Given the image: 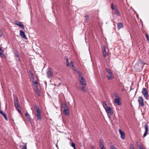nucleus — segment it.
<instances>
[{"label":"nucleus","mask_w":149,"mask_h":149,"mask_svg":"<svg viewBox=\"0 0 149 149\" xmlns=\"http://www.w3.org/2000/svg\"><path fill=\"white\" fill-rule=\"evenodd\" d=\"M79 79L80 84L82 86L81 89L85 93H86L87 91L85 89V88L86 86V82L84 78L81 76V73L79 74Z\"/></svg>","instance_id":"f257e3e1"},{"label":"nucleus","mask_w":149,"mask_h":149,"mask_svg":"<svg viewBox=\"0 0 149 149\" xmlns=\"http://www.w3.org/2000/svg\"><path fill=\"white\" fill-rule=\"evenodd\" d=\"M114 95L115 97V98L114 100L115 103L118 105H120L121 104L120 102L121 100L118 95L116 93H114Z\"/></svg>","instance_id":"f03ea898"},{"label":"nucleus","mask_w":149,"mask_h":149,"mask_svg":"<svg viewBox=\"0 0 149 149\" xmlns=\"http://www.w3.org/2000/svg\"><path fill=\"white\" fill-rule=\"evenodd\" d=\"M13 53L14 54V56L16 60L18 62L20 63L21 61L18 51L16 50H15L13 51Z\"/></svg>","instance_id":"7ed1b4c3"},{"label":"nucleus","mask_w":149,"mask_h":149,"mask_svg":"<svg viewBox=\"0 0 149 149\" xmlns=\"http://www.w3.org/2000/svg\"><path fill=\"white\" fill-rule=\"evenodd\" d=\"M107 113L108 114H109V117L110 118H111L110 116L113 115V110L111 107H106L105 109Z\"/></svg>","instance_id":"20e7f679"},{"label":"nucleus","mask_w":149,"mask_h":149,"mask_svg":"<svg viewBox=\"0 0 149 149\" xmlns=\"http://www.w3.org/2000/svg\"><path fill=\"white\" fill-rule=\"evenodd\" d=\"M142 93L144 95V97L147 100L148 99V92L147 91L146 88H143L142 89Z\"/></svg>","instance_id":"39448f33"},{"label":"nucleus","mask_w":149,"mask_h":149,"mask_svg":"<svg viewBox=\"0 0 149 149\" xmlns=\"http://www.w3.org/2000/svg\"><path fill=\"white\" fill-rule=\"evenodd\" d=\"M103 49L102 51L103 56L104 57H106L108 55V50H106V47L105 45H103Z\"/></svg>","instance_id":"423d86ee"},{"label":"nucleus","mask_w":149,"mask_h":149,"mask_svg":"<svg viewBox=\"0 0 149 149\" xmlns=\"http://www.w3.org/2000/svg\"><path fill=\"white\" fill-rule=\"evenodd\" d=\"M41 110H37V111H36V115L37 118L38 120H41L42 118L41 116Z\"/></svg>","instance_id":"0eeeda50"},{"label":"nucleus","mask_w":149,"mask_h":149,"mask_svg":"<svg viewBox=\"0 0 149 149\" xmlns=\"http://www.w3.org/2000/svg\"><path fill=\"white\" fill-rule=\"evenodd\" d=\"M138 102L139 105L142 107H143L144 106L143 102V99L142 97L140 96L138 98Z\"/></svg>","instance_id":"6e6552de"},{"label":"nucleus","mask_w":149,"mask_h":149,"mask_svg":"<svg viewBox=\"0 0 149 149\" xmlns=\"http://www.w3.org/2000/svg\"><path fill=\"white\" fill-rule=\"evenodd\" d=\"M31 78L33 79V80L32 81V82H33V84L35 85V87L37 88V87H38V82L37 80L35 81H34V79L33 77V74L32 73L31 74Z\"/></svg>","instance_id":"1a4fd4ad"},{"label":"nucleus","mask_w":149,"mask_h":149,"mask_svg":"<svg viewBox=\"0 0 149 149\" xmlns=\"http://www.w3.org/2000/svg\"><path fill=\"white\" fill-rule=\"evenodd\" d=\"M119 132L121 138L123 140L124 139L125 137V135L124 132L120 129H119Z\"/></svg>","instance_id":"9d476101"},{"label":"nucleus","mask_w":149,"mask_h":149,"mask_svg":"<svg viewBox=\"0 0 149 149\" xmlns=\"http://www.w3.org/2000/svg\"><path fill=\"white\" fill-rule=\"evenodd\" d=\"M99 142L100 143V149H106V148L104 146L103 141L101 139H100Z\"/></svg>","instance_id":"9b49d317"},{"label":"nucleus","mask_w":149,"mask_h":149,"mask_svg":"<svg viewBox=\"0 0 149 149\" xmlns=\"http://www.w3.org/2000/svg\"><path fill=\"white\" fill-rule=\"evenodd\" d=\"M107 77L108 79L109 80H112L114 78V76L112 73L107 74Z\"/></svg>","instance_id":"f8f14e48"},{"label":"nucleus","mask_w":149,"mask_h":149,"mask_svg":"<svg viewBox=\"0 0 149 149\" xmlns=\"http://www.w3.org/2000/svg\"><path fill=\"white\" fill-rule=\"evenodd\" d=\"M144 127L146 131H145V132L143 134V136L144 137H145L146 136V135L147 134V132L148 131V126L147 124H145L144 125Z\"/></svg>","instance_id":"ddd939ff"},{"label":"nucleus","mask_w":149,"mask_h":149,"mask_svg":"<svg viewBox=\"0 0 149 149\" xmlns=\"http://www.w3.org/2000/svg\"><path fill=\"white\" fill-rule=\"evenodd\" d=\"M20 34L21 37L26 39H27L25 36L24 32L22 30H20Z\"/></svg>","instance_id":"4468645a"},{"label":"nucleus","mask_w":149,"mask_h":149,"mask_svg":"<svg viewBox=\"0 0 149 149\" xmlns=\"http://www.w3.org/2000/svg\"><path fill=\"white\" fill-rule=\"evenodd\" d=\"M0 113L3 116L5 120L6 121L8 120V119L6 114L3 111H1L0 109Z\"/></svg>","instance_id":"2eb2a0df"},{"label":"nucleus","mask_w":149,"mask_h":149,"mask_svg":"<svg viewBox=\"0 0 149 149\" xmlns=\"http://www.w3.org/2000/svg\"><path fill=\"white\" fill-rule=\"evenodd\" d=\"M47 74L48 78H51L53 75V73L51 70H49L47 72Z\"/></svg>","instance_id":"dca6fc26"},{"label":"nucleus","mask_w":149,"mask_h":149,"mask_svg":"<svg viewBox=\"0 0 149 149\" xmlns=\"http://www.w3.org/2000/svg\"><path fill=\"white\" fill-rule=\"evenodd\" d=\"M117 28L118 29H119L121 28H122L123 27V24L122 22H119L117 24Z\"/></svg>","instance_id":"f3484780"},{"label":"nucleus","mask_w":149,"mask_h":149,"mask_svg":"<svg viewBox=\"0 0 149 149\" xmlns=\"http://www.w3.org/2000/svg\"><path fill=\"white\" fill-rule=\"evenodd\" d=\"M71 68L74 70V71H76V69L75 67L74 66V62L73 61H71L70 62V65Z\"/></svg>","instance_id":"a211bd4d"},{"label":"nucleus","mask_w":149,"mask_h":149,"mask_svg":"<svg viewBox=\"0 0 149 149\" xmlns=\"http://www.w3.org/2000/svg\"><path fill=\"white\" fill-rule=\"evenodd\" d=\"M115 10L116 12V14L118 16H120L121 15L119 11L117 9L116 6H115Z\"/></svg>","instance_id":"6ab92c4d"},{"label":"nucleus","mask_w":149,"mask_h":149,"mask_svg":"<svg viewBox=\"0 0 149 149\" xmlns=\"http://www.w3.org/2000/svg\"><path fill=\"white\" fill-rule=\"evenodd\" d=\"M63 111L65 115H68L69 113V111L68 108L66 109H64Z\"/></svg>","instance_id":"aec40b11"},{"label":"nucleus","mask_w":149,"mask_h":149,"mask_svg":"<svg viewBox=\"0 0 149 149\" xmlns=\"http://www.w3.org/2000/svg\"><path fill=\"white\" fill-rule=\"evenodd\" d=\"M35 90L38 96H40V92L38 88V87H37V88H35Z\"/></svg>","instance_id":"412c9836"},{"label":"nucleus","mask_w":149,"mask_h":149,"mask_svg":"<svg viewBox=\"0 0 149 149\" xmlns=\"http://www.w3.org/2000/svg\"><path fill=\"white\" fill-rule=\"evenodd\" d=\"M65 59L66 60V65L67 66L69 67L70 66V65L69 64V61H68V58L67 57H65Z\"/></svg>","instance_id":"4be33fe9"},{"label":"nucleus","mask_w":149,"mask_h":149,"mask_svg":"<svg viewBox=\"0 0 149 149\" xmlns=\"http://www.w3.org/2000/svg\"><path fill=\"white\" fill-rule=\"evenodd\" d=\"M25 116H26V117L28 119H29V121H31V120L30 119L31 117H30V115L27 113H25Z\"/></svg>","instance_id":"5701e85b"},{"label":"nucleus","mask_w":149,"mask_h":149,"mask_svg":"<svg viewBox=\"0 0 149 149\" xmlns=\"http://www.w3.org/2000/svg\"><path fill=\"white\" fill-rule=\"evenodd\" d=\"M61 107L63 109H66L68 108L67 106L66 105V104H64L62 105Z\"/></svg>","instance_id":"b1692460"},{"label":"nucleus","mask_w":149,"mask_h":149,"mask_svg":"<svg viewBox=\"0 0 149 149\" xmlns=\"http://www.w3.org/2000/svg\"><path fill=\"white\" fill-rule=\"evenodd\" d=\"M14 103L15 102H18V98L17 96H14Z\"/></svg>","instance_id":"393cba45"},{"label":"nucleus","mask_w":149,"mask_h":149,"mask_svg":"<svg viewBox=\"0 0 149 149\" xmlns=\"http://www.w3.org/2000/svg\"><path fill=\"white\" fill-rule=\"evenodd\" d=\"M106 70L107 73V74H109L110 73H112L110 70L108 68H105Z\"/></svg>","instance_id":"a878e982"},{"label":"nucleus","mask_w":149,"mask_h":149,"mask_svg":"<svg viewBox=\"0 0 149 149\" xmlns=\"http://www.w3.org/2000/svg\"><path fill=\"white\" fill-rule=\"evenodd\" d=\"M34 108L36 110V111H37V110H40L39 108V107L36 104H35L34 106Z\"/></svg>","instance_id":"bb28decb"},{"label":"nucleus","mask_w":149,"mask_h":149,"mask_svg":"<svg viewBox=\"0 0 149 149\" xmlns=\"http://www.w3.org/2000/svg\"><path fill=\"white\" fill-rule=\"evenodd\" d=\"M17 110L19 113H20L21 112V110H20L21 108L20 106L16 107Z\"/></svg>","instance_id":"cd10ccee"},{"label":"nucleus","mask_w":149,"mask_h":149,"mask_svg":"<svg viewBox=\"0 0 149 149\" xmlns=\"http://www.w3.org/2000/svg\"><path fill=\"white\" fill-rule=\"evenodd\" d=\"M103 107L104 108H105V109H106V107H107V104L106 103V102L105 101H104L103 102Z\"/></svg>","instance_id":"c85d7f7f"},{"label":"nucleus","mask_w":149,"mask_h":149,"mask_svg":"<svg viewBox=\"0 0 149 149\" xmlns=\"http://www.w3.org/2000/svg\"><path fill=\"white\" fill-rule=\"evenodd\" d=\"M70 145L72 147L74 148V149L75 148H76L75 147V145L74 143L72 142L70 143Z\"/></svg>","instance_id":"c756f323"},{"label":"nucleus","mask_w":149,"mask_h":149,"mask_svg":"<svg viewBox=\"0 0 149 149\" xmlns=\"http://www.w3.org/2000/svg\"><path fill=\"white\" fill-rule=\"evenodd\" d=\"M14 103L15 106V107H17L20 106V105L18 104V102H15V103Z\"/></svg>","instance_id":"7c9ffc66"},{"label":"nucleus","mask_w":149,"mask_h":149,"mask_svg":"<svg viewBox=\"0 0 149 149\" xmlns=\"http://www.w3.org/2000/svg\"><path fill=\"white\" fill-rule=\"evenodd\" d=\"M88 15H86L85 17V20L87 22L88 20Z\"/></svg>","instance_id":"2f4dec72"},{"label":"nucleus","mask_w":149,"mask_h":149,"mask_svg":"<svg viewBox=\"0 0 149 149\" xmlns=\"http://www.w3.org/2000/svg\"><path fill=\"white\" fill-rule=\"evenodd\" d=\"M21 23L20 22H17L15 23V24L17 26H19L21 24Z\"/></svg>","instance_id":"473e14b6"},{"label":"nucleus","mask_w":149,"mask_h":149,"mask_svg":"<svg viewBox=\"0 0 149 149\" xmlns=\"http://www.w3.org/2000/svg\"><path fill=\"white\" fill-rule=\"evenodd\" d=\"M1 56L3 58H6V56L5 54H0Z\"/></svg>","instance_id":"72a5a7b5"},{"label":"nucleus","mask_w":149,"mask_h":149,"mask_svg":"<svg viewBox=\"0 0 149 149\" xmlns=\"http://www.w3.org/2000/svg\"><path fill=\"white\" fill-rule=\"evenodd\" d=\"M115 6L114 7L113 6V3H112L111 4V8L112 10H115Z\"/></svg>","instance_id":"f704fd0d"},{"label":"nucleus","mask_w":149,"mask_h":149,"mask_svg":"<svg viewBox=\"0 0 149 149\" xmlns=\"http://www.w3.org/2000/svg\"><path fill=\"white\" fill-rule=\"evenodd\" d=\"M146 38L147 40L148 41H149V35L147 34H146Z\"/></svg>","instance_id":"c9c22d12"},{"label":"nucleus","mask_w":149,"mask_h":149,"mask_svg":"<svg viewBox=\"0 0 149 149\" xmlns=\"http://www.w3.org/2000/svg\"><path fill=\"white\" fill-rule=\"evenodd\" d=\"M140 63L142 65L145 64L146 63H145L143 61L141 60L140 61Z\"/></svg>","instance_id":"e433bc0d"},{"label":"nucleus","mask_w":149,"mask_h":149,"mask_svg":"<svg viewBox=\"0 0 149 149\" xmlns=\"http://www.w3.org/2000/svg\"><path fill=\"white\" fill-rule=\"evenodd\" d=\"M19 26L20 27L21 29H24V25L22 24H21Z\"/></svg>","instance_id":"4c0bfd02"},{"label":"nucleus","mask_w":149,"mask_h":149,"mask_svg":"<svg viewBox=\"0 0 149 149\" xmlns=\"http://www.w3.org/2000/svg\"><path fill=\"white\" fill-rule=\"evenodd\" d=\"M26 143L25 144V145L24 146L22 149H26Z\"/></svg>","instance_id":"58836bf2"},{"label":"nucleus","mask_w":149,"mask_h":149,"mask_svg":"<svg viewBox=\"0 0 149 149\" xmlns=\"http://www.w3.org/2000/svg\"><path fill=\"white\" fill-rule=\"evenodd\" d=\"M139 147L140 148V149H145L144 147L142 145H139Z\"/></svg>","instance_id":"ea45409f"},{"label":"nucleus","mask_w":149,"mask_h":149,"mask_svg":"<svg viewBox=\"0 0 149 149\" xmlns=\"http://www.w3.org/2000/svg\"><path fill=\"white\" fill-rule=\"evenodd\" d=\"M3 50L2 49H0V54H3Z\"/></svg>","instance_id":"a19ab883"},{"label":"nucleus","mask_w":149,"mask_h":149,"mask_svg":"<svg viewBox=\"0 0 149 149\" xmlns=\"http://www.w3.org/2000/svg\"><path fill=\"white\" fill-rule=\"evenodd\" d=\"M3 34V33L1 29H0V37H1Z\"/></svg>","instance_id":"79ce46f5"},{"label":"nucleus","mask_w":149,"mask_h":149,"mask_svg":"<svg viewBox=\"0 0 149 149\" xmlns=\"http://www.w3.org/2000/svg\"><path fill=\"white\" fill-rule=\"evenodd\" d=\"M92 148L93 149H94V147L93 146H92Z\"/></svg>","instance_id":"37998d69"},{"label":"nucleus","mask_w":149,"mask_h":149,"mask_svg":"<svg viewBox=\"0 0 149 149\" xmlns=\"http://www.w3.org/2000/svg\"><path fill=\"white\" fill-rule=\"evenodd\" d=\"M74 149H77V148H75Z\"/></svg>","instance_id":"c03bdc74"},{"label":"nucleus","mask_w":149,"mask_h":149,"mask_svg":"<svg viewBox=\"0 0 149 149\" xmlns=\"http://www.w3.org/2000/svg\"><path fill=\"white\" fill-rule=\"evenodd\" d=\"M132 149H134V148H133Z\"/></svg>","instance_id":"a18cd8bd"}]
</instances>
